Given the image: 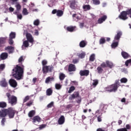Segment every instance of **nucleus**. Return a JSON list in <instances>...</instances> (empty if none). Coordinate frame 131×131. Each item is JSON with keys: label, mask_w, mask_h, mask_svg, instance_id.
<instances>
[{"label": "nucleus", "mask_w": 131, "mask_h": 131, "mask_svg": "<svg viewBox=\"0 0 131 131\" xmlns=\"http://www.w3.org/2000/svg\"><path fill=\"white\" fill-rule=\"evenodd\" d=\"M15 113L16 111L12 107L4 108L0 111V118H5L7 115L10 119L14 118Z\"/></svg>", "instance_id": "nucleus-1"}, {"label": "nucleus", "mask_w": 131, "mask_h": 131, "mask_svg": "<svg viewBox=\"0 0 131 131\" xmlns=\"http://www.w3.org/2000/svg\"><path fill=\"white\" fill-rule=\"evenodd\" d=\"M23 70H24V66L22 65L20 67L17 65L16 67L12 70V76L18 80L21 79L22 76H23Z\"/></svg>", "instance_id": "nucleus-2"}, {"label": "nucleus", "mask_w": 131, "mask_h": 131, "mask_svg": "<svg viewBox=\"0 0 131 131\" xmlns=\"http://www.w3.org/2000/svg\"><path fill=\"white\" fill-rule=\"evenodd\" d=\"M119 86V80H116L115 83L109 86H107L105 88V91L106 92H109V93L115 92L117 91Z\"/></svg>", "instance_id": "nucleus-3"}, {"label": "nucleus", "mask_w": 131, "mask_h": 131, "mask_svg": "<svg viewBox=\"0 0 131 131\" xmlns=\"http://www.w3.org/2000/svg\"><path fill=\"white\" fill-rule=\"evenodd\" d=\"M6 96L8 98V103L13 106L17 104V97L14 95H11L10 93H7Z\"/></svg>", "instance_id": "nucleus-4"}, {"label": "nucleus", "mask_w": 131, "mask_h": 131, "mask_svg": "<svg viewBox=\"0 0 131 131\" xmlns=\"http://www.w3.org/2000/svg\"><path fill=\"white\" fill-rule=\"evenodd\" d=\"M122 35V33H121V32H118L117 35L115 36L114 40L111 45L112 49H115V48L117 47L118 46V41H116V40L119 41L120 38V36H121Z\"/></svg>", "instance_id": "nucleus-5"}, {"label": "nucleus", "mask_w": 131, "mask_h": 131, "mask_svg": "<svg viewBox=\"0 0 131 131\" xmlns=\"http://www.w3.org/2000/svg\"><path fill=\"white\" fill-rule=\"evenodd\" d=\"M127 15H130L131 16L130 9H128L126 11H122L119 17L122 20H126L127 19Z\"/></svg>", "instance_id": "nucleus-6"}, {"label": "nucleus", "mask_w": 131, "mask_h": 131, "mask_svg": "<svg viewBox=\"0 0 131 131\" xmlns=\"http://www.w3.org/2000/svg\"><path fill=\"white\" fill-rule=\"evenodd\" d=\"M53 67L52 66H46L42 67L43 73L47 74L48 72H52V70L53 69Z\"/></svg>", "instance_id": "nucleus-7"}, {"label": "nucleus", "mask_w": 131, "mask_h": 131, "mask_svg": "<svg viewBox=\"0 0 131 131\" xmlns=\"http://www.w3.org/2000/svg\"><path fill=\"white\" fill-rule=\"evenodd\" d=\"M41 121V118L39 116H35L32 118V122L34 124H35L36 122H40Z\"/></svg>", "instance_id": "nucleus-8"}, {"label": "nucleus", "mask_w": 131, "mask_h": 131, "mask_svg": "<svg viewBox=\"0 0 131 131\" xmlns=\"http://www.w3.org/2000/svg\"><path fill=\"white\" fill-rule=\"evenodd\" d=\"M26 37L28 39V41H29V42H31L32 45H33V42L34 41V40H33V37H32V36L30 33H27L26 34Z\"/></svg>", "instance_id": "nucleus-9"}, {"label": "nucleus", "mask_w": 131, "mask_h": 131, "mask_svg": "<svg viewBox=\"0 0 131 131\" xmlns=\"http://www.w3.org/2000/svg\"><path fill=\"white\" fill-rule=\"evenodd\" d=\"M9 84L12 88H16L17 85V81L14 79H11L9 80Z\"/></svg>", "instance_id": "nucleus-10"}, {"label": "nucleus", "mask_w": 131, "mask_h": 131, "mask_svg": "<svg viewBox=\"0 0 131 131\" xmlns=\"http://www.w3.org/2000/svg\"><path fill=\"white\" fill-rule=\"evenodd\" d=\"M80 75L81 76H88L90 74V71L87 70H84L83 71H80L79 72Z\"/></svg>", "instance_id": "nucleus-11"}, {"label": "nucleus", "mask_w": 131, "mask_h": 131, "mask_svg": "<svg viewBox=\"0 0 131 131\" xmlns=\"http://www.w3.org/2000/svg\"><path fill=\"white\" fill-rule=\"evenodd\" d=\"M78 97H79V94L78 93V92H74V94H72L69 97V100H74L75 98H77Z\"/></svg>", "instance_id": "nucleus-12"}, {"label": "nucleus", "mask_w": 131, "mask_h": 131, "mask_svg": "<svg viewBox=\"0 0 131 131\" xmlns=\"http://www.w3.org/2000/svg\"><path fill=\"white\" fill-rule=\"evenodd\" d=\"M5 51H7L9 54H12L14 52V47L8 46L5 48Z\"/></svg>", "instance_id": "nucleus-13"}, {"label": "nucleus", "mask_w": 131, "mask_h": 131, "mask_svg": "<svg viewBox=\"0 0 131 131\" xmlns=\"http://www.w3.org/2000/svg\"><path fill=\"white\" fill-rule=\"evenodd\" d=\"M64 122H65V117L64 116H61L58 120V123L61 125L64 124Z\"/></svg>", "instance_id": "nucleus-14"}, {"label": "nucleus", "mask_w": 131, "mask_h": 131, "mask_svg": "<svg viewBox=\"0 0 131 131\" xmlns=\"http://www.w3.org/2000/svg\"><path fill=\"white\" fill-rule=\"evenodd\" d=\"M7 37H0V47H3L5 43H6V40H7Z\"/></svg>", "instance_id": "nucleus-15"}, {"label": "nucleus", "mask_w": 131, "mask_h": 131, "mask_svg": "<svg viewBox=\"0 0 131 131\" xmlns=\"http://www.w3.org/2000/svg\"><path fill=\"white\" fill-rule=\"evenodd\" d=\"M8 53L6 52L2 53L0 55V59L2 60H6V59L8 58Z\"/></svg>", "instance_id": "nucleus-16"}, {"label": "nucleus", "mask_w": 131, "mask_h": 131, "mask_svg": "<svg viewBox=\"0 0 131 131\" xmlns=\"http://www.w3.org/2000/svg\"><path fill=\"white\" fill-rule=\"evenodd\" d=\"M68 70L70 72H71L72 71H75V70H76V68H75V66L74 64H70L69 66Z\"/></svg>", "instance_id": "nucleus-17"}, {"label": "nucleus", "mask_w": 131, "mask_h": 131, "mask_svg": "<svg viewBox=\"0 0 131 131\" xmlns=\"http://www.w3.org/2000/svg\"><path fill=\"white\" fill-rule=\"evenodd\" d=\"M35 5L34 4L31 3L29 6V8L30 9V10H31V11H32V12H37L38 10L37 9H33V8H34Z\"/></svg>", "instance_id": "nucleus-18"}, {"label": "nucleus", "mask_w": 131, "mask_h": 131, "mask_svg": "<svg viewBox=\"0 0 131 131\" xmlns=\"http://www.w3.org/2000/svg\"><path fill=\"white\" fill-rule=\"evenodd\" d=\"M0 85L1 86H3L4 88H6L7 85H8V83L6 81V79H3L0 82Z\"/></svg>", "instance_id": "nucleus-19"}, {"label": "nucleus", "mask_w": 131, "mask_h": 131, "mask_svg": "<svg viewBox=\"0 0 131 131\" xmlns=\"http://www.w3.org/2000/svg\"><path fill=\"white\" fill-rule=\"evenodd\" d=\"M107 19V16L104 15L101 18H99L98 20V23L99 24H101V23H103L105 20Z\"/></svg>", "instance_id": "nucleus-20"}, {"label": "nucleus", "mask_w": 131, "mask_h": 131, "mask_svg": "<svg viewBox=\"0 0 131 131\" xmlns=\"http://www.w3.org/2000/svg\"><path fill=\"white\" fill-rule=\"evenodd\" d=\"M70 8L72 9V10H74L76 8V4H75V1L71 2Z\"/></svg>", "instance_id": "nucleus-21"}, {"label": "nucleus", "mask_w": 131, "mask_h": 131, "mask_svg": "<svg viewBox=\"0 0 131 131\" xmlns=\"http://www.w3.org/2000/svg\"><path fill=\"white\" fill-rule=\"evenodd\" d=\"M54 77H48L46 79L45 82L46 83H49L51 81H53Z\"/></svg>", "instance_id": "nucleus-22"}, {"label": "nucleus", "mask_w": 131, "mask_h": 131, "mask_svg": "<svg viewBox=\"0 0 131 131\" xmlns=\"http://www.w3.org/2000/svg\"><path fill=\"white\" fill-rule=\"evenodd\" d=\"M52 94H53V90L52 89L49 88L46 91V95L47 96H52Z\"/></svg>", "instance_id": "nucleus-23"}, {"label": "nucleus", "mask_w": 131, "mask_h": 131, "mask_svg": "<svg viewBox=\"0 0 131 131\" xmlns=\"http://www.w3.org/2000/svg\"><path fill=\"white\" fill-rule=\"evenodd\" d=\"M121 55L124 59H127L129 57L128 54L125 52H122Z\"/></svg>", "instance_id": "nucleus-24"}, {"label": "nucleus", "mask_w": 131, "mask_h": 131, "mask_svg": "<svg viewBox=\"0 0 131 131\" xmlns=\"http://www.w3.org/2000/svg\"><path fill=\"white\" fill-rule=\"evenodd\" d=\"M86 43H87L86 41L84 40H82L79 43V47L80 48H84V47L86 46Z\"/></svg>", "instance_id": "nucleus-25"}, {"label": "nucleus", "mask_w": 131, "mask_h": 131, "mask_svg": "<svg viewBox=\"0 0 131 131\" xmlns=\"http://www.w3.org/2000/svg\"><path fill=\"white\" fill-rule=\"evenodd\" d=\"M98 83H99V80H98L97 79L93 80L92 85V86H93V88H96V86H97V85H98Z\"/></svg>", "instance_id": "nucleus-26"}, {"label": "nucleus", "mask_w": 131, "mask_h": 131, "mask_svg": "<svg viewBox=\"0 0 131 131\" xmlns=\"http://www.w3.org/2000/svg\"><path fill=\"white\" fill-rule=\"evenodd\" d=\"M100 109L101 111H105V110L107 109V105L104 104H100Z\"/></svg>", "instance_id": "nucleus-27"}, {"label": "nucleus", "mask_w": 131, "mask_h": 131, "mask_svg": "<svg viewBox=\"0 0 131 131\" xmlns=\"http://www.w3.org/2000/svg\"><path fill=\"white\" fill-rule=\"evenodd\" d=\"M13 14L17 15V17L18 19H19L20 20L22 19V14H21V13H19V12L15 11L13 12Z\"/></svg>", "instance_id": "nucleus-28"}, {"label": "nucleus", "mask_w": 131, "mask_h": 131, "mask_svg": "<svg viewBox=\"0 0 131 131\" xmlns=\"http://www.w3.org/2000/svg\"><path fill=\"white\" fill-rule=\"evenodd\" d=\"M103 114V113H102V111L101 110H97L95 113L96 116H102V115Z\"/></svg>", "instance_id": "nucleus-29"}, {"label": "nucleus", "mask_w": 131, "mask_h": 131, "mask_svg": "<svg viewBox=\"0 0 131 131\" xmlns=\"http://www.w3.org/2000/svg\"><path fill=\"white\" fill-rule=\"evenodd\" d=\"M28 47H29V44L28 43V41L26 40V41H24L23 42V45L22 46V49H24V48H28Z\"/></svg>", "instance_id": "nucleus-30"}, {"label": "nucleus", "mask_w": 131, "mask_h": 131, "mask_svg": "<svg viewBox=\"0 0 131 131\" xmlns=\"http://www.w3.org/2000/svg\"><path fill=\"white\" fill-rule=\"evenodd\" d=\"M106 64L107 66V67H110V68H112V67H113L114 66L113 65V63H112L111 61H109L108 60H107L106 61Z\"/></svg>", "instance_id": "nucleus-31"}, {"label": "nucleus", "mask_w": 131, "mask_h": 131, "mask_svg": "<svg viewBox=\"0 0 131 131\" xmlns=\"http://www.w3.org/2000/svg\"><path fill=\"white\" fill-rule=\"evenodd\" d=\"M29 117H33V116H34V115H35V111H31L29 113Z\"/></svg>", "instance_id": "nucleus-32"}, {"label": "nucleus", "mask_w": 131, "mask_h": 131, "mask_svg": "<svg viewBox=\"0 0 131 131\" xmlns=\"http://www.w3.org/2000/svg\"><path fill=\"white\" fill-rule=\"evenodd\" d=\"M95 57H96V55H95V54H92L91 56H90V61H91V62H94L95 59Z\"/></svg>", "instance_id": "nucleus-33"}, {"label": "nucleus", "mask_w": 131, "mask_h": 131, "mask_svg": "<svg viewBox=\"0 0 131 131\" xmlns=\"http://www.w3.org/2000/svg\"><path fill=\"white\" fill-rule=\"evenodd\" d=\"M56 90H60L62 89V85L60 83H56L55 85Z\"/></svg>", "instance_id": "nucleus-34"}, {"label": "nucleus", "mask_w": 131, "mask_h": 131, "mask_svg": "<svg viewBox=\"0 0 131 131\" xmlns=\"http://www.w3.org/2000/svg\"><path fill=\"white\" fill-rule=\"evenodd\" d=\"M16 37V33L15 32H11L9 35V38H15Z\"/></svg>", "instance_id": "nucleus-35"}, {"label": "nucleus", "mask_w": 131, "mask_h": 131, "mask_svg": "<svg viewBox=\"0 0 131 131\" xmlns=\"http://www.w3.org/2000/svg\"><path fill=\"white\" fill-rule=\"evenodd\" d=\"M6 107H7V103L5 102H0L1 108H6Z\"/></svg>", "instance_id": "nucleus-36"}, {"label": "nucleus", "mask_w": 131, "mask_h": 131, "mask_svg": "<svg viewBox=\"0 0 131 131\" xmlns=\"http://www.w3.org/2000/svg\"><path fill=\"white\" fill-rule=\"evenodd\" d=\"M83 9L84 11H88L91 10V6L90 5H84L83 6Z\"/></svg>", "instance_id": "nucleus-37"}, {"label": "nucleus", "mask_w": 131, "mask_h": 131, "mask_svg": "<svg viewBox=\"0 0 131 131\" xmlns=\"http://www.w3.org/2000/svg\"><path fill=\"white\" fill-rule=\"evenodd\" d=\"M68 31H70V32H72L74 31V29H75V27H69L67 28Z\"/></svg>", "instance_id": "nucleus-38"}, {"label": "nucleus", "mask_w": 131, "mask_h": 131, "mask_svg": "<svg viewBox=\"0 0 131 131\" xmlns=\"http://www.w3.org/2000/svg\"><path fill=\"white\" fill-rule=\"evenodd\" d=\"M56 14L58 17H61V16L63 15V11L61 10H58L56 12Z\"/></svg>", "instance_id": "nucleus-39"}, {"label": "nucleus", "mask_w": 131, "mask_h": 131, "mask_svg": "<svg viewBox=\"0 0 131 131\" xmlns=\"http://www.w3.org/2000/svg\"><path fill=\"white\" fill-rule=\"evenodd\" d=\"M94 5L97 6L98 5H100V2L99 0H92Z\"/></svg>", "instance_id": "nucleus-40"}, {"label": "nucleus", "mask_w": 131, "mask_h": 131, "mask_svg": "<svg viewBox=\"0 0 131 131\" xmlns=\"http://www.w3.org/2000/svg\"><path fill=\"white\" fill-rule=\"evenodd\" d=\"M78 56L79 58L82 59L85 56V53L84 52H82L80 54H78Z\"/></svg>", "instance_id": "nucleus-41"}, {"label": "nucleus", "mask_w": 131, "mask_h": 131, "mask_svg": "<svg viewBox=\"0 0 131 131\" xmlns=\"http://www.w3.org/2000/svg\"><path fill=\"white\" fill-rule=\"evenodd\" d=\"M23 15H28V14H29V12H28L27 9H26V8L23 9Z\"/></svg>", "instance_id": "nucleus-42"}, {"label": "nucleus", "mask_w": 131, "mask_h": 131, "mask_svg": "<svg viewBox=\"0 0 131 131\" xmlns=\"http://www.w3.org/2000/svg\"><path fill=\"white\" fill-rule=\"evenodd\" d=\"M120 81L122 83H126L127 82V79L126 78H122L120 79Z\"/></svg>", "instance_id": "nucleus-43"}, {"label": "nucleus", "mask_w": 131, "mask_h": 131, "mask_svg": "<svg viewBox=\"0 0 131 131\" xmlns=\"http://www.w3.org/2000/svg\"><path fill=\"white\" fill-rule=\"evenodd\" d=\"M65 78V75L63 73H60L59 74V79L60 80H63Z\"/></svg>", "instance_id": "nucleus-44"}, {"label": "nucleus", "mask_w": 131, "mask_h": 131, "mask_svg": "<svg viewBox=\"0 0 131 131\" xmlns=\"http://www.w3.org/2000/svg\"><path fill=\"white\" fill-rule=\"evenodd\" d=\"M34 25H35L36 26H38L39 25V19H36L34 21L33 23Z\"/></svg>", "instance_id": "nucleus-45"}, {"label": "nucleus", "mask_w": 131, "mask_h": 131, "mask_svg": "<svg viewBox=\"0 0 131 131\" xmlns=\"http://www.w3.org/2000/svg\"><path fill=\"white\" fill-rule=\"evenodd\" d=\"M75 90V88L74 86H72L70 88V89L68 91L69 94H71L72 92H73Z\"/></svg>", "instance_id": "nucleus-46"}, {"label": "nucleus", "mask_w": 131, "mask_h": 131, "mask_svg": "<svg viewBox=\"0 0 131 131\" xmlns=\"http://www.w3.org/2000/svg\"><path fill=\"white\" fill-rule=\"evenodd\" d=\"M125 64L127 67L128 66V65H131V59L126 60L125 62Z\"/></svg>", "instance_id": "nucleus-47"}, {"label": "nucleus", "mask_w": 131, "mask_h": 131, "mask_svg": "<svg viewBox=\"0 0 131 131\" xmlns=\"http://www.w3.org/2000/svg\"><path fill=\"white\" fill-rule=\"evenodd\" d=\"M16 8L17 11H19V10H21V5L19 4H17L15 6Z\"/></svg>", "instance_id": "nucleus-48"}, {"label": "nucleus", "mask_w": 131, "mask_h": 131, "mask_svg": "<svg viewBox=\"0 0 131 131\" xmlns=\"http://www.w3.org/2000/svg\"><path fill=\"white\" fill-rule=\"evenodd\" d=\"M54 106V102H50L49 104L47 105V108H52Z\"/></svg>", "instance_id": "nucleus-49"}, {"label": "nucleus", "mask_w": 131, "mask_h": 131, "mask_svg": "<svg viewBox=\"0 0 131 131\" xmlns=\"http://www.w3.org/2000/svg\"><path fill=\"white\" fill-rule=\"evenodd\" d=\"M5 66L4 64H0V71H3L5 69Z\"/></svg>", "instance_id": "nucleus-50"}, {"label": "nucleus", "mask_w": 131, "mask_h": 131, "mask_svg": "<svg viewBox=\"0 0 131 131\" xmlns=\"http://www.w3.org/2000/svg\"><path fill=\"white\" fill-rule=\"evenodd\" d=\"M97 71L98 73H101V72H102L103 71V69H102V68L101 67H98L97 68Z\"/></svg>", "instance_id": "nucleus-51"}, {"label": "nucleus", "mask_w": 131, "mask_h": 131, "mask_svg": "<svg viewBox=\"0 0 131 131\" xmlns=\"http://www.w3.org/2000/svg\"><path fill=\"white\" fill-rule=\"evenodd\" d=\"M48 64V61L46 60H43L42 61V65L43 67V66H46L45 65H47Z\"/></svg>", "instance_id": "nucleus-52"}, {"label": "nucleus", "mask_w": 131, "mask_h": 131, "mask_svg": "<svg viewBox=\"0 0 131 131\" xmlns=\"http://www.w3.org/2000/svg\"><path fill=\"white\" fill-rule=\"evenodd\" d=\"M97 121L98 122H101L102 121V116H98L97 117Z\"/></svg>", "instance_id": "nucleus-53"}, {"label": "nucleus", "mask_w": 131, "mask_h": 131, "mask_svg": "<svg viewBox=\"0 0 131 131\" xmlns=\"http://www.w3.org/2000/svg\"><path fill=\"white\" fill-rule=\"evenodd\" d=\"M2 120L1 121V123H2V125H3L4 126V125H5V122H6V118H2Z\"/></svg>", "instance_id": "nucleus-54"}, {"label": "nucleus", "mask_w": 131, "mask_h": 131, "mask_svg": "<svg viewBox=\"0 0 131 131\" xmlns=\"http://www.w3.org/2000/svg\"><path fill=\"white\" fill-rule=\"evenodd\" d=\"M46 126H47L46 124H42L39 126V129H42V128H45Z\"/></svg>", "instance_id": "nucleus-55"}, {"label": "nucleus", "mask_w": 131, "mask_h": 131, "mask_svg": "<svg viewBox=\"0 0 131 131\" xmlns=\"http://www.w3.org/2000/svg\"><path fill=\"white\" fill-rule=\"evenodd\" d=\"M24 61V58L23 56H20V58L18 59V62L21 63V62H23Z\"/></svg>", "instance_id": "nucleus-56"}, {"label": "nucleus", "mask_w": 131, "mask_h": 131, "mask_svg": "<svg viewBox=\"0 0 131 131\" xmlns=\"http://www.w3.org/2000/svg\"><path fill=\"white\" fill-rule=\"evenodd\" d=\"M105 41V38H102L100 39V45H102V43H104Z\"/></svg>", "instance_id": "nucleus-57"}, {"label": "nucleus", "mask_w": 131, "mask_h": 131, "mask_svg": "<svg viewBox=\"0 0 131 131\" xmlns=\"http://www.w3.org/2000/svg\"><path fill=\"white\" fill-rule=\"evenodd\" d=\"M28 100H29V96H27L25 98V99L24 100V103L27 102V101H28Z\"/></svg>", "instance_id": "nucleus-58"}, {"label": "nucleus", "mask_w": 131, "mask_h": 131, "mask_svg": "<svg viewBox=\"0 0 131 131\" xmlns=\"http://www.w3.org/2000/svg\"><path fill=\"white\" fill-rule=\"evenodd\" d=\"M9 45H13V43H14V41L13 40V39L9 38Z\"/></svg>", "instance_id": "nucleus-59"}, {"label": "nucleus", "mask_w": 131, "mask_h": 131, "mask_svg": "<svg viewBox=\"0 0 131 131\" xmlns=\"http://www.w3.org/2000/svg\"><path fill=\"white\" fill-rule=\"evenodd\" d=\"M73 17L74 18H76V19H77V20H79V17L78 16H77V15H76V14H74L73 15Z\"/></svg>", "instance_id": "nucleus-60"}, {"label": "nucleus", "mask_w": 131, "mask_h": 131, "mask_svg": "<svg viewBox=\"0 0 131 131\" xmlns=\"http://www.w3.org/2000/svg\"><path fill=\"white\" fill-rule=\"evenodd\" d=\"M79 61L78 59H75L73 60V64H77V63Z\"/></svg>", "instance_id": "nucleus-61"}, {"label": "nucleus", "mask_w": 131, "mask_h": 131, "mask_svg": "<svg viewBox=\"0 0 131 131\" xmlns=\"http://www.w3.org/2000/svg\"><path fill=\"white\" fill-rule=\"evenodd\" d=\"M126 130H127V129H130L131 127H130V124H126Z\"/></svg>", "instance_id": "nucleus-62"}, {"label": "nucleus", "mask_w": 131, "mask_h": 131, "mask_svg": "<svg viewBox=\"0 0 131 131\" xmlns=\"http://www.w3.org/2000/svg\"><path fill=\"white\" fill-rule=\"evenodd\" d=\"M117 131H127V130H126V128H122L118 129Z\"/></svg>", "instance_id": "nucleus-63"}, {"label": "nucleus", "mask_w": 131, "mask_h": 131, "mask_svg": "<svg viewBox=\"0 0 131 131\" xmlns=\"http://www.w3.org/2000/svg\"><path fill=\"white\" fill-rule=\"evenodd\" d=\"M9 11L11 12V13H12V12H14V10H15L14 8H13V7H10L9 8Z\"/></svg>", "instance_id": "nucleus-64"}]
</instances>
